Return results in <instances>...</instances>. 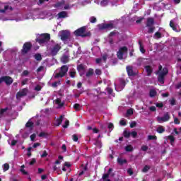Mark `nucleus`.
<instances>
[{"label": "nucleus", "instance_id": "nucleus-32", "mask_svg": "<svg viewBox=\"0 0 181 181\" xmlns=\"http://www.w3.org/2000/svg\"><path fill=\"white\" fill-rule=\"evenodd\" d=\"M76 70L75 69H74L73 71H71L70 72H69V76H70V77L71 78H74L75 77H76Z\"/></svg>", "mask_w": 181, "mask_h": 181}, {"label": "nucleus", "instance_id": "nucleus-56", "mask_svg": "<svg viewBox=\"0 0 181 181\" xmlns=\"http://www.w3.org/2000/svg\"><path fill=\"white\" fill-rule=\"evenodd\" d=\"M127 173L129 175V176H132V175H134V171H132V169L129 168L127 170Z\"/></svg>", "mask_w": 181, "mask_h": 181}, {"label": "nucleus", "instance_id": "nucleus-5", "mask_svg": "<svg viewBox=\"0 0 181 181\" xmlns=\"http://www.w3.org/2000/svg\"><path fill=\"white\" fill-rule=\"evenodd\" d=\"M30 50H32V42H26L23 44V48L21 49V54H23V56L28 54Z\"/></svg>", "mask_w": 181, "mask_h": 181}, {"label": "nucleus", "instance_id": "nucleus-28", "mask_svg": "<svg viewBox=\"0 0 181 181\" xmlns=\"http://www.w3.org/2000/svg\"><path fill=\"white\" fill-rule=\"evenodd\" d=\"M158 137L156 135H148V141H156Z\"/></svg>", "mask_w": 181, "mask_h": 181}, {"label": "nucleus", "instance_id": "nucleus-20", "mask_svg": "<svg viewBox=\"0 0 181 181\" xmlns=\"http://www.w3.org/2000/svg\"><path fill=\"white\" fill-rule=\"evenodd\" d=\"M61 62L62 63H63V64H66V63H69V57H67V55L62 56V57L61 58Z\"/></svg>", "mask_w": 181, "mask_h": 181}, {"label": "nucleus", "instance_id": "nucleus-27", "mask_svg": "<svg viewBox=\"0 0 181 181\" xmlns=\"http://www.w3.org/2000/svg\"><path fill=\"white\" fill-rule=\"evenodd\" d=\"M74 110L75 111H80V110H81V106L78 103H75L74 105Z\"/></svg>", "mask_w": 181, "mask_h": 181}, {"label": "nucleus", "instance_id": "nucleus-57", "mask_svg": "<svg viewBox=\"0 0 181 181\" xmlns=\"http://www.w3.org/2000/svg\"><path fill=\"white\" fill-rule=\"evenodd\" d=\"M144 19H145V18H144V17L139 18V19H137L136 21V23H141Z\"/></svg>", "mask_w": 181, "mask_h": 181}, {"label": "nucleus", "instance_id": "nucleus-24", "mask_svg": "<svg viewBox=\"0 0 181 181\" xmlns=\"http://www.w3.org/2000/svg\"><path fill=\"white\" fill-rule=\"evenodd\" d=\"M139 45L140 52H141L142 53H145L146 50L145 49V48H144V45H142V41L141 40L139 41Z\"/></svg>", "mask_w": 181, "mask_h": 181}, {"label": "nucleus", "instance_id": "nucleus-2", "mask_svg": "<svg viewBox=\"0 0 181 181\" xmlns=\"http://www.w3.org/2000/svg\"><path fill=\"white\" fill-rule=\"evenodd\" d=\"M86 30H87V27H81L74 31V35L75 36H81V37H88L91 36V33L90 31L86 32Z\"/></svg>", "mask_w": 181, "mask_h": 181}, {"label": "nucleus", "instance_id": "nucleus-18", "mask_svg": "<svg viewBox=\"0 0 181 181\" xmlns=\"http://www.w3.org/2000/svg\"><path fill=\"white\" fill-rule=\"evenodd\" d=\"M111 172H112V168H109L107 173L103 174L102 179H108V177H110Z\"/></svg>", "mask_w": 181, "mask_h": 181}, {"label": "nucleus", "instance_id": "nucleus-10", "mask_svg": "<svg viewBox=\"0 0 181 181\" xmlns=\"http://www.w3.org/2000/svg\"><path fill=\"white\" fill-rule=\"evenodd\" d=\"M28 95V88H23L16 93L17 100H21L22 97H26Z\"/></svg>", "mask_w": 181, "mask_h": 181}, {"label": "nucleus", "instance_id": "nucleus-39", "mask_svg": "<svg viewBox=\"0 0 181 181\" xmlns=\"http://www.w3.org/2000/svg\"><path fill=\"white\" fill-rule=\"evenodd\" d=\"M90 23H95V22H97V18H95V16L90 17Z\"/></svg>", "mask_w": 181, "mask_h": 181}, {"label": "nucleus", "instance_id": "nucleus-37", "mask_svg": "<svg viewBox=\"0 0 181 181\" xmlns=\"http://www.w3.org/2000/svg\"><path fill=\"white\" fill-rule=\"evenodd\" d=\"M25 127L26 128H32V127H33V122L28 121L26 124H25Z\"/></svg>", "mask_w": 181, "mask_h": 181}, {"label": "nucleus", "instance_id": "nucleus-44", "mask_svg": "<svg viewBox=\"0 0 181 181\" xmlns=\"http://www.w3.org/2000/svg\"><path fill=\"white\" fill-rule=\"evenodd\" d=\"M155 30V27H148V33H153V31Z\"/></svg>", "mask_w": 181, "mask_h": 181}, {"label": "nucleus", "instance_id": "nucleus-12", "mask_svg": "<svg viewBox=\"0 0 181 181\" xmlns=\"http://www.w3.org/2000/svg\"><path fill=\"white\" fill-rule=\"evenodd\" d=\"M63 122V115L59 116L58 118H54V122H53L54 127H60Z\"/></svg>", "mask_w": 181, "mask_h": 181}, {"label": "nucleus", "instance_id": "nucleus-9", "mask_svg": "<svg viewBox=\"0 0 181 181\" xmlns=\"http://www.w3.org/2000/svg\"><path fill=\"white\" fill-rule=\"evenodd\" d=\"M61 40L64 42L65 40H68L70 39V32L68 30H62L60 32Z\"/></svg>", "mask_w": 181, "mask_h": 181}, {"label": "nucleus", "instance_id": "nucleus-53", "mask_svg": "<svg viewBox=\"0 0 181 181\" xmlns=\"http://www.w3.org/2000/svg\"><path fill=\"white\" fill-rule=\"evenodd\" d=\"M72 136H73V141L74 142H77V141H78V136L76 134H74Z\"/></svg>", "mask_w": 181, "mask_h": 181}, {"label": "nucleus", "instance_id": "nucleus-40", "mask_svg": "<svg viewBox=\"0 0 181 181\" xmlns=\"http://www.w3.org/2000/svg\"><path fill=\"white\" fill-rule=\"evenodd\" d=\"M154 36H156V37H157V39H160L162 37V33H160V32H156L154 34Z\"/></svg>", "mask_w": 181, "mask_h": 181}, {"label": "nucleus", "instance_id": "nucleus-61", "mask_svg": "<svg viewBox=\"0 0 181 181\" xmlns=\"http://www.w3.org/2000/svg\"><path fill=\"white\" fill-rule=\"evenodd\" d=\"M47 156V151H44L42 154L41 155V158H46Z\"/></svg>", "mask_w": 181, "mask_h": 181}, {"label": "nucleus", "instance_id": "nucleus-11", "mask_svg": "<svg viewBox=\"0 0 181 181\" xmlns=\"http://www.w3.org/2000/svg\"><path fill=\"white\" fill-rule=\"evenodd\" d=\"M169 119H170V115H169V112H166L162 117H157V120L159 122H160V121H162L163 122H168Z\"/></svg>", "mask_w": 181, "mask_h": 181}, {"label": "nucleus", "instance_id": "nucleus-26", "mask_svg": "<svg viewBox=\"0 0 181 181\" xmlns=\"http://www.w3.org/2000/svg\"><path fill=\"white\" fill-rule=\"evenodd\" d=\"M126 152H132L134 151V148L132 145L126 146L124 148Z\"/></svg>", "mask_w": 181, "mask_h": 181}, {"label": "nucleus", "instance_id": "nucleus-30", "mask_svg": "<svg viewBox=\"0 0 181 181\" xmlns=\"http://www.w3.org/2000/svg\"><path fill=\"white\" fill-rule=\"evenodd\" d=\"M123 135H124V138H129L131 136V132H129L127 130H124L123 132Z\"/></svg>", "mask_w": 181, "mask_h": 181}, {"label": "nucleus", "instance_id": "nucleus-1", "mask_svg": "<svg viewBox=\"0 0 181 181\" xmlns=\"http://www.w3.org/2000/svg\"><path fill=\"white\" fill-rule=\"evenodd\" d=\"M158 81L160 83V84H165V77L169 73V69L166 67H163L162 65L158 66Z\"/></svg>", "mask_w": 181, "mask_h": 181}, {"label": "nucleus", "instance_id": "nucleus-23", "mask_svg": "<svg viewBox=\"0 0 181 181\" xmlns=\"http://www.w3.org/2000/svg\"><path fill=\"white\" fill-rule=\"evenodd\" d=\"M94 75V69L90 68L88 71V72L86 73V77L89 78L91 77V76Z\"/></svg>", "mask_w": 181, "mask_h": 181}, {"label": "nucleus", "instance_id": "nucleus-4", "mask_svg": "<svg viewBox=\"0 0 181 181\" xmlns=\"http://www.w3.org/2000/svg\"><path fill=\"white\" fill-rule=\"evenodd\" d=\"M67 71H69V66L67 65H63L60 68L59 73H57L54 76V78H60L64 77L66 74H67Z\"/></svg>", "mask_w": 181, "mask_h": 181}, {"label": "nucleus", "instance_id": "nucleus-3", "mask_svg": "<svg viewBox=\"0 0 181 181\" xmlns=\"http://www.w3.org/2000/svg\"><path fill=\"white\" fill-rule=\"evenodd\" d=\"M50 41V34L49 33H43L40 35V38L35 39V42L39 43V45H43L45 43H47V42Z\"/></svg>", "mask_w": 181, "mask_h": 181}, {"label": "nucleus", "instance_id": "nucleus-46", "mask_svg": "<svg viewBox=\"0 0 181 181\" xmlns=\"http://www.w3.org/2000/svg\"><path fill=\"white\" fill-rule=\"evenodd\" d=\"M134 114V110L132 109H129L127 111V115H132Z\"/></svg>", "mask_w": 181, "mask_h": 181}, {"label": "nucleus", "instance_id": "nucleus-52", "mask_svg": "<svg viewBox=\"0 0 181 181\" xmlns=\"http://www.w3.org/2000/svg\"><path fill=\"white\" fill-rule=\"evenodd\" d=\"M58 84H60V81H59V82L55 81V82L52 83V87H53L54 88H56V87H57Z\"/></svg>", "mask_w": 181, "mask_h": 181}, {"label": "nucleus", "instance_id": "nucleus-31", "mask_svg": "<svg viewBox=\"0 0 181 181\" xmlns=\"http://www.w3.org/2000/svg\"><path fill=\"white\" fill-rule=\"evenodd\" d=\"M85 69L84 65L83 64H80L77 66V70L78 71H83Z\"/></svg>", "mask_w": 181, "mask_h": 181}, {"label": "nucleus", "instance_id": "nucleus-60", "mask_svg": "<svg viewBox=\"0 0 181 181\" xmlns=\"http://www.w3.org/2000/svg\"><path fill=\"white\" fill-rule=\"evenodd\" d=\"M30 138L31 141H35V138H36V134H31Z\"/></svg>", "mask_w": 181, "mask_h": 181}, {"label": "nucleus", "instance_id": "nucleus-41", "mask_svg": "<svg viewBox=\"0 0 181 181\" xmlns=\"http://www.w3.org/2000/svg\"><path fill=\"white\" fill-rule=\"evenodd\" d=\"M130 135H132V138H136L138 136V132L134 131L130 132Z\"/></svg>", "mask_w": 181, "mask_h": 181}, {"label": "nucleus", "instance_id": "nucleus-8", "mask_svg": "<svg viewBox=\"0 0 181 181\" xmlns=\"http://www.w3.org/2000/svg\"><path fill=\"white\" fill-rule=\"evenodd\" d=\"M98 26L100 30H105V29H108V30H111V29H114L113 23H102V24H99Z\"/></svg>", "mask_w": 181, "mask_h": 181}, {"label": "nucleus", "instance_id": "nucleus-16", "mask_svg": "<svg viewBox=\"0 0 181 181\" xmlns=\"http://www.w3.org/2000/svg\"><path fill=\"white\" fill-rule=\"evenodd\" d=\"M155 24V20L153 18H147V23H146V27L151 28V26H153Z\"/></svg>", "mask_w": 181, "mask_h": 181}, {"label": "nucleus", "instance_id": "nucleus-58", "mask_svg": "<svg viewBox=\"0 0 181 181\" xmlns=\"http://www.w3.org/2000/svg\"><path fill=\"white\" fill-rule=\"evenodd\" d=\"M119 124H120V125H122V127H125V125H127V122H125L124 120H120V121H119Z\"/></svg>", "mask_w": 181, "mask_h": 181}, {"label": "nucleus", "instance_id": "nucleus-29", "mask_svg": "<svg viewBox=\"0 0 181 181\" xmlns=\"http://www.w3.org/2000/svg\"><path fill=\"white\" fill-rule=\"evenodd\" d=\"M157 132L158 134H163L165 132V128L163 126H160L157 128Z\"/></svg>", "mask_w": 181, "mask_h": 181}, {"label": "nucleus", "instance_id": "nucleus-63", "mask_svg": "<svg viewBox=\"0 0 181 181\" xmlns=\"http://www.w3.org/2000/svg\"><path fill=\"white\" fill-rule=\"evenodd\" d=\"M62 149L64 151V152H66L67 151V147L66 146V144L62 145Z\"/></svg>", "mask_w": 181, "mask_h": 181}, {"label": "nucleus", "instance_id": "nucleus-13", "mask_svg": "<svg viewBox=\"0 0 181 181\" xmlns=\"http://www.w3.org/2000/svg\"><path fill=\"white\" fill-rule=\"evenodd\" d=\"M3 82H4L6 86H11L13 83V79L9 76H3Z\"/></svg>", "mask_w": 181, "mask_h": 181}, {"label": "nucleus", "instance_id": "nucleus-51", "mask_svg": "<svg viewBox=\"0 0 181 181\" xmlns=\"http://www.w3.org/2000/svg\"><path fill=\"white\" fill-rule=\"evenodd\" d=\"M141 151H143L144 152H146V151H148V146L146 145H143L141 146Z\"/></svg>", "mask_w": 181, "mask_h": 181}, {"label": "nucleus", "instance_id": "nucleus-45", "mask_svg": "<svg viewBox=\"0 0 181 181\" xmlns=\"http://www.w3.org/2000/svg\"><path fill=\"white\" fill-rule=\"evenodd\" d=\"M95 73L97 76H101L103 72L101 71V69H95Z\"/></svg>", "mask_w": 181, "mask_h": 181}, {"label": "nucleus", "instance_id": "nucleus-64", "mask_svg": "<svg viewBox=\"0 0 181 181\" xmlns=\"http://www.w3.org/2000/svg\"><path fill=\"white\" fill-rule=\"evenodd\" d=\"M112 88H107V93L108 94H112Z\"/></svg>", "mask_w": 181, "mask_h": 181}, {"label": "nucleus", "instance_id": "nucleus-14", "mask_svg": "<svg viewBox=\"0 0 181 181\" xmlns=\"http://www.w3.org/2000/svg\"><path fill=\"white\" fill-rule=\"evenodd\" d=\"M126 70L129 77H134V76H136V74L135 72H134V68L132 66H127L126 67Z\"/></svg>", "mask_w": 181, "mask_h": 181}, {"label": "nucleus", "instance_id": "nucleus-35", "mask_svg": "<svg viewBox=\"0 0 181 181\" xmlns=\"http://www.w3.org/2000/svg\"><path fill=\"white\" fill-rule=\"evenodd\" d=\"M169 103L170 104V105H176V99H175V98H173L172 99H170L169 100Z\"/></svg>", "mask_w": 181, "mask_h": 181}, {"label": "nucleus", "instance_id": "nucleus-36", "mask_svg": "<svg viewBox=\"0 0 181 181\" xmlns=\"http://www.w3.org/2000/svg\"><path fill=\"white\" fill-rule=\"evenodd\" d=\"M149 169H151V167H149V165H145L144 167V168L142 169V172L144 173H146V172H148V170H149Z\"/></svg>", "mask_w": 181, "mask_h": 181}, {"label": "nucleus", "instance_id": "nucleus-21", "mask_svg": "<svg viewBox=\"0 0 181 181\" xmlns=\"http://www.w3.org/2000/svg\"><path fill=\"white\" fill-rule=\"evenodd\" d=\"M167 139H169L170 145L173 146V144H175V136L173 135H169L167 136Z\"/></svg>", "mask_w": 181, "mask_h": 181}, {"label": "nucleus", "instance_id": "nucleus-62", "mask_svg": "<svg viewBox=\"0 0 181 181\" xmlns=\"http://www.w3.org/2000/svg\"><path fill=\"white\" fill-rule=\"evenodd\" d=\"M150 111H152L153 112L156 111V107L155 106H151L149 107Z\"/></svg>", "mask_w": 181, "mask_h": 181}, {"label": "nucleus", "instance_id": "nucleus-42", "mask_svg": "<svg viewBox=\"0 0 181 181\" xmlns=\"http://www.w3.org/2000/svg\"><path fill=\"white\" fill-rule=\"evenodd\" d=\"M6 170H9V164L8 163L4 165V171L6 172Z\"/></svg>", "mask_w": 181, "mask_h": 181}, {"label": "nucleus", "instance_id": "nucleus-38", "mask_svg": "<svg viewBox=\"0 0 181 181\" xmlns=\"http://www.w3.org/2000/svg\"><path fill=\"white\" fill-rule=\"evenodd\" d=\"M56 104H58L59 107H63V105H64V103H62V100L60 99L56 100Z\"/></svg>", "mask_w": 181, "mask_h": 181}, {"label": "nucleus", "instance_id": "nucleus-22", "mask_svg": "<svg viewBox=\"0 0 181 181\" xmlns=\"http://www.w3.org/2000/svg\"><path fill=\"white\" fill-rule=\"evenodd\" d=\"M127 159H122V158H117V163L119 164V165H124V163H127Z\"/></svg>", "mask_w": 181, "mask_h": 181}, {"label": "nucleus", "instance_id": "nucleus-34", "mask_svg": "<svg viewBox=\"0 0 181 181\" xmlns=\"http://www.w3.org/2000/svg\"><path fill=\"white\" fill-rule=\"evenodd\" d=\"M157 93H156V90H151L150 92H149V95L150 97H155Z\"/></svg>", "mask_w": 181, "mask_h": 181}, {"label": "nucleus", "instance_id": "nucleus-50", "mask_svg": "<svg viewBox=\"0 0 181 181\" xmlns=\"http://www.w3.org/2000/svg\"><path fill=\"white\" fill-rule=\"evenodd\" d=\"M8 110V107L4 108V109H1L0 110V115H2L4 114H5V112Z\"/></svg>", "mask_w": 181, "mask_h": 181}, {"label": "nucleus", "instance_id": "nucleus-47", "mask_svg": "<svg viewBox=\"0 0 181 181\" xmlns=\"http://www.w3.org/2000/svg\"><path fill=\"white\" fill-rule=\"evenodd\" d=\"M156 107L158 108H163V103H157L156 104Z\"/></svg>", "mask_w": 181, "mask_h": 181}, {"label": "nucleus", "instance_id": "nucleus-43", "mask_svg": "<svg viewBox=\"0 0 181 181\" xmlns=\"http://www.w3.org/2000/svg\"><path fill=\"white\" fill-rule=\"evenodd\" d=\"M69 125H70V122L69 120H66L64 124L62 127L63 128H68Z\"/></svg>", "mask_w": 181, "mask_h": 181}, {"label": "nucleus", "instance_id": "nucleus-19", "mask_svg": "<svg viewBox=\"0 0 181 181\" xmlns=\"http://www.w3.org/2000/svg\"><path fill=\"white\" fill-rule=\"evenodd\" d=\"M67 17V12L66 11H61L58 13V18H64Z\"/></svg>", "mask_w": 181, "mask_h": 181}, {"label": "nucleus", "instance_id": "nucleus-15", "mask_svg": "<svg viewBox=\"0 0 181 181\" xmlns=\"http://www.w3.org/2000/svg\"><path fill=\"white\" fill-rule=\"evenodd\" d=\"M146 70V73L147 74V76H152V73H153V69H152V66L150 65H147L144 67Z\"/></svg>", "mask_w": 181, "mask_h": 181}, {"label": "nucleus", "instance_id": "nucleus-54", "mask_svg": "<svg viewBox=\"0 0 181 181\" xmlns=\"http://www.w3.org/2000/svg\"><path fill=\"white\" fill-rule=\"evenodd\" d=\"M174 124H175L176 125H179V124H180V121H179V119L177 117H175L174 119Z\"/></svg>", "mask_w": 181, "mask_h": 181}, {"label": "nucleus", "instance_id": "nucleus-59", "mask_svg": "<svg viewBox=\"0 0 181 181\" xmlns=\"http://www.w3.org/2000/svg\"><path fill=\"white\" fill-rule=\"evenodd\" d=\"M45 69V67H43V66H39L37 69V73H40V71H42V70H43Z\"/></svg>", "mask_w": 181, "mask_h": 181}, {"label": "nucleus", "instance_id": "nucleus-17", "mask_svg": "<svg viewBox=\"0 0 181 181\" xmlns=\"http://www.w3.org/2000/svg\"><path fill=\"white\" fill-rule=\"evenodd\" d=\"M64 4V0H62L61 1H57L55 4L53 5V6L54 8H62Z\"/></svg>", "mask_w": 181, "mask_h": 181}, {"label": "nucleus", "instance_id": "nucleus-48", "mask_svg": "<svg viewBox=\"0 0 181 181\" xmlns=\"http://www.w3.org/2000/svg\"><path fill=\"white\" fill-rule=\"evenodd\" d=\"M108 129H111L110 131H112L114 129V124L112 123H109L107 125Z\"/></svg>", "mask_w": 181, "mask_h": 181}, {"label": "nucleus", "instance_id": "nucleus-49", "mask_svg": "<svg viewBox=\"0 0 181 181\" xmlns=\"http://www.w3.org/2000/svg\"><path fill=\"white\" fill-rule=\"evenodd\" d=\"M136 127V122L133 121L130 123V128H135Z\"/></svg>", "mask_w": 181, "mask_h": 181}, {"label": "nucleus", "instance_id": "nucleus-55", "mask_svg": "<svg viewBox=\"0 0 181 181\" xmlns=\"http://www.w3.org/2000/svg\"><path fill=\"white\" fill-rule=\"evenodd\" d=\"M40 90H42V86H40V85H37L35 86V91H40Z\"/></svg>", "mask_w": 181, "mask_h": 181}, {"label": "nucleus", "instance_id": "nucleus-6", "mask_svg": "<svg viewBox=\"0 0 181 181\" xmlns=\"http://www.w3.org/2000/svg\"><path fill=\"white\" fill-rule=\"evenodd\" d=\"M128 52V47H122L119 49V51L117 52V58L119 60H122L124 59V54Z\"/></svg>", "mask_w": 181, "mask_h": 181}, {"label": "nucleus", "instance_id": "nucleus-7", "mask_svg": "<svg viewBox=\"0 0 181 181\" xmlns=\"http://www.w3.org/2000/svg\"><path fill=\"white\" fill-rule=\"evenodd\" d=\"M62 49V45L60 44H56L51 48V55L54 57L57 56V53Z\"/></svg>", "mask_w": 181, "mask_h": 181}, {"label": "nucleus", "instance_id": "nucleus-25", "mask_svg": "<svg viewBox=\"0 0 181 181\" xmlns=\"http://www.w3.org/2000/svg\"><path fill=\"white\" fill-rule=\"evenodd\" d=\"M34 59L37 60V62H40L42 61V54L37 53L34 55Z\"/></svg>", "mask_w": 181, "mask_h": 181}, {"label": "nucleus", "instance_id": "nucleus-33", "mask_svg": "<svg viewBox=\"0 0 181 181\" xmlns=\"http://www.w3.org/2000/svg\"><path fill=\"white\" fill-rule=\"evenodd\" d=\"M170 26L172 28L173 30H176L177 28H176V25H175V23H173V21H170Z\"/></svg>", "mask_w": 181, "mask_h": 181}]
</instances>
